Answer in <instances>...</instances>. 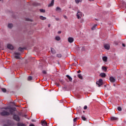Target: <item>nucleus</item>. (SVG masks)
<instances>
[{"instance_id": "1", "label": "nucleus", "mask_w": 126, "mask_h": 126, "mask_svg": "<svg viewBox=\"0 0 126 126\" xmlns=\"http://www.w3.org/2000/svg\"><path fill=\"white\" fill-rule=\"evenodd\" d=\"M96 84L98 85V87H100L101 85H103V80L100 79L98 81L96 82Z\"/></svg>"}, {"instance_id": "2", "label": "nucleus", "mask_w": 126, "mask_h": 126, "mask_svg": "<svg viewBox=\"0 0 126 126\" xmlns=\"http://www.w3.org/2000/svg\"><path fill=\"white\" fill-rule=\"evenodd\" d=\"M14 54L15 55V59H17V60H19V59H20V53L15 52Z\"/></svg>"}, {"instance_id": "3", "label": "nucleus", "mask_w": 126, "mask_h": 126, "mask_svg": "<svg viewBox=\"0 0 126 126\" xmlns=\"http://www.w3.org/2000/svg\"><path fill=\"white\" fill-rule=\"evenodd\" d=\"M13 119L15 120V121H16V122H19L20 121V118L18 115H14Z\"/></svg>"}, {"instance_id": "4", "label": "nucleus", "mask_w": 126, "mask_h": 126, "mask_svg": "<svg viewBox=\"0 0 126 126\" xmlns=\"http://www.w3.org/2000/svg\"><path fill=\"white\" fill-rule=\"evenodd\" d=\"M77 17L78 19H80L81 18V16H82V13L79 11H78L77 13Z\"/></svg>"}, {"instance_id": "5", "label": "nucleus", "mask_w": 126, "mask_h": 126, "mask_svg": "<svg viewBox=\"0 0 126 126\" xmlns=\"http://www.w3.org/2000/svg\"><path fill=\"white\" fill-rule=\"evenodd\" d=\"M1 116H9L10 113L7 112V111H4L1 113Z\"/></svg>"}, {"instance_id": "6", "label": "nucleus", "mask_w": 126, "mask_h": 126, "mask_svg": "<svg viewBox=\"0 0 126 126\" xmlns=\"http://www.w3.org/2000/svg\"><path fill=\"white\" fill-rule=\"evenodd\" d=\"M109 80L110 81V82H116V78L113 77V76H111L109 77Z\"/></svg>"}, {"instance_id": "7", "label": "nucleus", "mask_w": 126, "mask_h": 126, "mask_svg": "<svg viewBox=\"0 0 126 126\" xmlns=\"http://www.w3.org/2000/svg\"><path fill=\"white\" fill-rule=\"evenodd\" d=\"M7 47L9 50H13V46L10 44H7Z\"/></svg>"}, {"instance_id": "8", "label": "nucleus", "mask_w": 126, "mask_h": 126, "mask_svg": "<svg viewBox=\"0 0 126 126\" xmlns=\"http://www.w3.org/2000/svg\"><path fill=\"white\" fill-rule=\"evenodd\" d=\"M41 125L43 126H47V122H46V120H42Z\"/></svg>"}, {"instance_id": "9", "label": "nucleus", "mask_w": 126, "mask_h": 126, "mask_svg": "<svg viewBox=\"0 0 126 126\" xmlns=\"http://www.w3.org/2000/svg\"><path fill=\"white\" fill-rule=\"evenodd\" d=\"M73 41H74V39L72 37H69L68 38V41L69 43H73Z\"/></svg>"}, {"instance_id": "10", "label": "nucleus", "mask_w": 126, "mask_h": 126, "mask_svg": "<svg viewBox=\"0 0 126 126\" xmlns=\"http://www.w3.org/2000/svg\"><path fill=\"white\" fill-rule=\"evenodd\" d=\"M104 48L106 49V50H110V45L109 44H104Z\"/></svg>"}, {"instance_id": "11", "label": "nucleus", "mask_w": 126, "mask_h": 126, "mask_svg": "<svg viewBox=\"0 0 126 126\" xmlns=\"http://www.w3.org/2000/svg\"><path fill=\"white\" fill-rule=\"evenodd\" d=\"M7 27L9 28V29H12V28L13 27V24L9 23L8 24Z\"/></svg>"}, {"instance_id": "12", "label": "nucleus", "mask_w": 126, "mask_h": 126, "mask_svg": "<svg viewBox=\"0 0 126 126\" xmlns=\"http://www.w3.org/2000/svg\"><path fill=\"white\" fill-rule=\"evenodd\" d=\"M111 121H118L119 120V118H118L117 117H111Z\"/></svg>"}, {"instance_id": "13", "label": "nucleus", "mask_w": 126, "mask_h": 126, "mask_svg": "<svg viewBox=\"0 0 126 126\" xmlns=\"http://www.w3.org/2000/svg\"><path fill=\"white\" fill-rule=\"evenodd\" d=\"M99 75H100V76H101V77H102V78L106 77V74L105 73H101L99 74Z\"/></svg>"}, {"instance_id": "14", "label": "nucleus", "mask_w": 126, "mask_h": 126, "mask_svg": "<svg viewBox=\"0 0 126 126\" xmlns=\"http://www.w3.org/2000/svg\"><path fill=\"white\" fill-rule=\"evenodd\" d=\"M54 0H52L51 3H50L49 5H48V7H51V6H53L54 5Z\"/></svg>"}, {"instance_id": "15", "label": "nucleus", "mask_w": 126, "mask_h": 126, "mask_svg": "<svg viewBox=\"0 0 126 126\" xmlns=\"http://www.w3.org/2000/svg\"><path fill=\"white\" fill-rule=\"evenodd\" d=\"M17 126H26V125L23 123H18L17 124Z\"/></svg>"}, {"instance_id": "16", "label": "nucleus", "mask_w": 126, "mask_h": 126, "mask_svg": "<svg viewBox=\"0 0 126 126\" xmlns=\"http://www.w3.org/2000/svg\"><path fill=\"white\" fill-rule=\"evenodd\" d=\"M66 76L67 78H68L69 81H72V78H71V77H70V76L68 75H66Z\"/></svg>"}, {"instance_id": "17", "label": "nucleus", "mask_w": 126, "mask_h": 126, "mask_svg": "<svg viewBox=\"0 0 126 126\" xmlns=\"http://www.w3.org/2000/svg\"><path fill=\"white\" fill-rule=\"evenodd\" d=\"M39 18L41 20H46L47 19V18H46L45 17H43L42 16H40Z\"/></svg>"}, {"instance_id": "18", "label": "nucleus", "mask_w": 126, "mask_h": 126, "mask_svg": "<svg viewBox=\"0 0 126 126\" xmlns=\"http://www.w3.org/2000/svg\"><path fill=\"white\" fill-rule=\"evenodd\" d=\"M102 60L103 61V62H107V60H108V57L104 56L103 57H102Z\"/></svg>"}, {"instance_id": "19", "label": "nucleus", "mask_w": 126, "mask_h": 126, "mask_svg": "<svg viewBox=\"0 0 126 126\" xmlns=\"http://www.w3.org/2000/svg\"><path fill=\"white\" fill-rule=\"evenodd\" d=\"M56 11H59V12H61L62 11V9L60 7H56Z\"/></svg>"}, {"instance_id": "20", "label": "nucleus", "mask_w": 126, "mask_h": 126, "mask_svg": "<svg viewBox=\"0 0 126 126\" xmlns=\"http://www.w3.org/2000/svg\"><path fill=\"white\" fill-rule=\"evenodd\" d=\"M75 2H76V3L78 4V3H79V2H82V0H75Z\"/></svg>"}, {"instance_id": "21", "label": "nucleus", "mask_w": 126, "mask_h": 126, "mask_svg": "<svg viewBox=\"0 0 126 126\" xmlns=\"http://www.w3.org/2000/svg\"><path fill=\"white\" fill-rule=\"evenodd\" d=\"M51 51L52 54H56V50L54 48H51Z\"/></svg>"}, {"instance_id": "22", "label": "nucleus", "mask_w": 126, "mask_h": 126, "mask_svg": "<svg viewBox=\"0 0 126 126\" xmlns=\"http://www.w3.org/2000/svg\"><path fill=\"white\" fill-rule=\"evenodd\" d=\"M78 77H79V78H80V79H83V77L82 76L81 74H78Z\"/></svg>"}, {"instance_id": "23", "label": "nucleus", "mask_w": 126, "mask_h": 126, "mask_svg": "<svg viewBox=\"0 0 126 126\" xmlns=\"http://www.w3.org/2000/svg\"><path fill=\"white\" fill-rule=\"evenodd\" d=\"M102 69L103 70V71H107V68H106L105 66H102Z\"/></svg>"}, {"instance_id": "24", "label": "nucleus", "mask_w": 126, "mask_h": 126, "mask_svg": "<svg viewBox=\"0 0 126 126\" xmlns=\"http://www.w3.org/2000/svg\"><path fill=\"white\" fill-rule=\"evenodd\" d=\"M55 39L57 41H60V40H61V37L60 36H56Z\"/></svg>"}, {"instance_id": "25", "label": "nucleus", "mask_w": 126, "mask_h": 126, "mask_svg": "<svg viewBox=\"0 0 126 126\" xmlns=\"http://www.w3.org/2000/svg\"><path fill=\"white\" fill-rule=\"evenodd\" d=\"M1 91H2V92H3L4 93H5V92H6V89H4V88H2L1 89Z\"/></svg>"}, {"instance_id": "26", "label": "nucleus", "mask_w": 126, "mask_h": 126, "mask_svg": "<svg viewBox=\"0 0 126 126\" xmlns=\"http://www.w3.org/2000/svg\"><path fill=\"white\" fill-rule=\"evenodd\" d=\"M82 119L83 120V121H86V118H85V117L84 116H82L81 117Z\"/></svg>"}, {"instance_id": "27", "label": "nucleus", "mask_w": 126, "mask_h": 126, "mask_svg": "<svg viewBox=\"0 0 126 126\" xmlns=\"http://www.w3.org/2000/svg\"><path fill=\"white\" fill-rule=\"evenodd\" d=\"M39 10H40V12H43V13L46 12V11L43 9H40Z\"/></svg>"}, {"instance_id": "28", "label": "nucleus", "mask_w": 126, "mask_h": 126, "mask_svg": "<svg viewBox=\"0 0 126 126\" xmlns=\"http://www.w3.org/2000/svg\"><path fill=\"white\" fill-rule=\"evenodd\" d=\"M28 80L29 81L32 80V76H29L28 78Z\"/></svg>"}, {"instance_id": "29", "label": "nucleus", "mask_w": 126, "mask_h": 126, "mask_svg": "<svg viewBox=\"0 0 126 126\" xmlns=\"http://www.w3.org/2000/svg\"><path fill=\"white\" fill-rule=\"evenodd\" d=\"M57 57L58 58H62V54H57Z\"/></svg>"}, {"instance_id": "30", "label": "nucleus", "mask_w": 126, "mask_h": 126, "mask_svg": "<svg viewBox=\"0 0 126 126\" xmlns=\"http://www.w3.org/2000/svg\"><path fill=\"white\" fill-rule=\"evenodd\" d=\"M117 109L118 110V111H119L120 112H121L122 111V107H118Z\"/></svg>"}, {"instance_id": "31", "label": "nucleus", "mask_w": 126, "mask_h": 126, "mask_svg": "<svg viewBox=\"0 0 126 126\" xmlns=\"http://www.w3.org/2000/svg\"><path fill=\"white\" fill-rule=\"evenodd\" d=\"M19 51H20V52H22L23 51V48L20 47L18 49Z\"/></svg>"}, {"instance_id": "32", "label": "nucleus", "mask_w": 126, "mask_h": 126, "mask_svg": "<svg viewBox=\"0 0 126 126\" xmlns=\"http://www.w3.org/2000/svg\"><path fill=\"white\" fill-rule=\"evenodd\" d=\"M84 51H85V47H82L81 48V52H84Z\"/></svg>"}, {"instance_id": "33", "label": "nucleus", "mask_w": 126, "mask_h": 126, "mask_svg": "<svg viewBox=\"0 0 126 126\" xmlns=\"http://www.w3.org/2000/svg\"><path fill=\"white\" fill-rule=\"evenodd\" d=\"M96 26H97V25H94L93 28H92V30H94V29H95V27H96Z\"/></svg>"}, {"instance_id": "34", "label": "nucleus", "mask_w": 126, "mask_h": 126, "mask_svg": "<svg viewBox=\"0 0 126 126\" xmlns=\"http://www.w3.org/2000/svg\"><path fill=\"white\" fill-rule=\"evenodd\" d=\"M55 20L56 21H60V18H56Z\"/></svg>"}, {"instance_id": "35", "label": "nucleus", "mask_w": 126, "mask_h": 126, "mask_svg": "<svg viewBox=\"0 0 126 126\" xmlns=\"http://www.w3.org/2000/svg\"><path fill=\"white\" fill-rule=\"evenodd\" d=\"M63 17H64L65 19H67V17L65 15H63Z\"/></svg>"}, {"instance_id": "36", "label": "nucleus", "mask_w": 126, "mask_h": 126, "mask_svg": "<svg viewBox=\"0 0 126 126\" xmlns=\"http://www.w3.org/2000/svg\"><path fill=\"white\" fill-rule=\"evenodd\" d=\"M13 109L11 108V110H10V112H11V114H12V112H11V110H13ZM14 111H15V110H16V108H14Z\"/></svg>"}, {"instance_id": "37", "label": "nucleus", "mask_w": 126, "mask_h": 126, "mask_svg": "<svg viewBox=\"0 0 126 126\" xmlns=\"http://www.w3.org/2000/svg\"><path fill=\"white\" fill-rule=\"evenodd\" d=\"M76 121H77V118H74L73 119V122H76Z\"/></svg>"}, {"instance_id": "38", "label": "nucleus", "mask_w": 126, "mask_h": 126, "mask_svg": "<svg viewBox=\"0 0 126 126\" xmlns=\"http://www.w3.org/2000/svg\"><path fill=\"white\" fill-rule=\"evenodd\" d=\"M84 110H87V105L85 106L84 107Z\"/></svg>"}, {"instance_id": "39", "label": "nucleus", "mask_w": 126, "mask_h": 126, "mask_svg": "<svg viewBox=\"0 0 126 126\" xmlns=\"http://www.w3.org/2000/svg\"><path fill=\"white\" fill-rule=\"evenodd\" d=\"M43 73H44V74H46V73H47V72H46V71H43Z\"/></svg>"}, {"instance_id": "40", "label": "nucleus", "mask_w": 126, "mask_h": 126, "mask_svg": "<svg viewBox=\"0 0 126 126\" xmlns=\"http://www.w3.org/2000/svg\"><path fill=\"white\" fill-rule=\"evenodd\" d=\"M27 21H32V20H31L30 19H27Z\"/></svg>"}, {"instance_id": "41", "label": "nucleus", "mask_w": 126, "mask_h": 126, "mask_svg": "<svg viewBox=\"0 0 126 126\" xmlns=\"http://www.w3.org/2000/svg\"><path fill=\"white\" fill-rule=\"evenodd\" d=\"M122 46H123V47H126V44H122Z\"/></svg>"}, {"instance_id": "42", "label": "nucleus", "mask_w": 126, "mask_h": 126, "mask_svg": "<svg viewBox=\"0 0 126 126\" xmlns=\"http://www.w3.org/2000/svg\"><path fill=\"white\" fill-rule=\"evenodd\" d=\"M56 85H57V86H60V84H59V83H56Z\"/></svg>"}, {"instance_id": "43", "label": "nucleus", "mask_w": 126, "mask_h": 126, "mask_svg": "<svg viewBox=\"0 0 126 126\" xmlns=\"http://www.w3.org/2000/svg\"><path fill=\"white\" fill-rule=\"evenodd\" d=\"M48 26L49 28H50L51 27V24H48Z\"/></svg>"}, {"instance_id": "44", "label": "nucleus", "mask_w": 126, "mask_h": 126, "mask_svg": "<svg viewBox=\"0 0 126 126\" xmlns=\"http://www.w3.org/2000/svg\"><path fill=\"white\" fill-rule=\"evenodd\" d=\"M61 33H62V32L61 31L58 32V34H61Z\"/></svg>"}, {"instance_id": "45", "label": "nucleus", "mask_w": 126, "mask_h": 126, "mask_svg": "<svg viewBox=\"0 0 126 126\" xmlns=\"http://www.w3.org/2000/svg\"><path fill=\"white\" fill-rule=\"evenodd\" d=\"M78 73H80V72H81V71H80V70H79V71H78Z\"/></svg>"}, {"instance_id": "46", "label": "nucleus", "mask_w": 126, "mask_h": 126, "mask_svg": "<svg viewBox=\"0 0 126 126\" xmlns=\"http://www.w3.org/2000/svg\"><path fill=\"white\" fill-rule=\"evenodd\" d=\"M89 1H93L94 0H89Z\"/></svg>"}, {"instance_id": "47", "label": "nucleus", "mask_w": 126, "mask_h": 126, "mask_svg": "<svg viewBox=\"0 0 126 126\" xmlns=\"http://www.w3.org/2000/svg\"><path fill=\"white\" fill-rule=\"evenodd\" d=\"M4 126H9L8 125H4Z\"/></svg>"}, {"instance_id": "48", "label": "nucleus", "mask_w": 126, "mask_h": 126, "mask_svg": "<svg viewBox=\"0 0 126 126\" xmlns=\"http://www.w3.org/2000/svg\"><path fill=\"white\" fill-rule=\"evenodd\" d=\"M5 110H7V107L4 108Z\"/></svg>"}, {"instance_id": "49", "label": "nucleus", "mask_w": 126, "mask_h": 126, "mask_svg": "<svg viewBox=\"0 0 126 126\" xmlns=\"http://www.w3.org/2000/svg\"><path fill=\"white\" fill-rule=\"evenodd\" d=\"M113 86H114V87L116 86V84H113Z\"/></svg>"}, {"instance_id": "50", "label": "nucleus", "mask_w": 126, "mask_h": 126, "mask_svg": "<svg viewBox=\"0 0 126 126\" xmlns=\"http://www.w3.org/2000/svg\"><path fill=\"white\" fill-rule=\"evenodd\" d=\"M124 123L126 124V121H124Z\"/></svg>"}, {"instance_id": "51", "label": "nucleus", "mask_w": 126, "mask_h": 126, "mask_svg": "<svg viewBox=\"0 0 126 126\" xmlns=\"http://www.w3.org/2000/svg\"><path fill=\"white\" fill-rule=\"evenodd\" d=\"M106 86H106V85H104V87H106Z\"/></svg>"}, {"instance_id": "52", "label": "nucleus", "mask_w": 126, "mask_h": 126, "mask_svg": "<svg viewBox=\"0 0 126 126\" xmlns=\"http://www.w3.org/2000/svg\"><path fill=\"white\" fill-rule=\"evenodd\" d=\"M24 117H26V115L24 116Z\"/></svg>"}, {"instance_id": "53", "label": "nucleus", "mask_w": 126, "mask_h": 126, "mask_svg": "<svg viewBox=\"0 0 126 126\" xmlns=\"http://www.w3.org/2000/svg\"><path fill=\"white\" fill-rule=\"evenodd\" d=\"M2 0H0V1H1Z\"/></svg>"}]
</instances>
